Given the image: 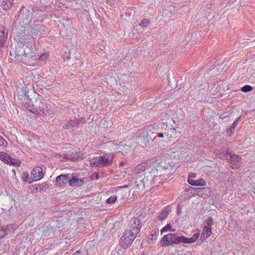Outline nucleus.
<instances>
[{
    "label": "nucleus",
    "instance_id": "4c0bfd02",
    "mask_svg": "<svg viewBox=\"0 0 255 255\" xmlns=\"http://www.w3.org/2000/svg\"><path fill=\"white\" fill-rule=\"evenodd\" d=\"M124 162H121V163H120V165H121V166H124Z\"/></svg>",
    "mask_w": 255,
    "mask_h": 255
},
{
    "label": "nucleus",
    "instance_id": "a878e982",
    "mask_svg": "<svg viewBox=\"0 0 255 255\" xmlns=\"http://www.w3.org/2000/svg\"><path fill=\"white\" fill-rule=\"evenodd\" d=\"M253 88L249 85H245L241 88V91L244 92H248L252 91Z\"/></svg>",
    "mask_w": 255,
    "mask_h": 255
},
{
    "label": "nucleus",
    "instance_id": "473e14b6",
    "mask_svg": "<svg viewBox=\"0 0 255 255\" xmlns=\"http://www.w3.org/2000/svg\"><path fill=\"white\" fill-rule=\"evenodd\" d=\"M196 177V174L195 173H190L188 177V179H193Z\"/></svg>",
    "mask_w": 255,
    "mask_h": 255
},
{
    "label": "nucleus",
    "instance_id": "ddd939ff",
    "mask_svg": "<svg viewBox=\"0 0 255 255\" xmlns=\"http://www.w3.org/2000/svg\"><path fill=\"white\" fill-rule=\"evenodd\" d=\"M83 120H77L76 118L71 119L67 124H65V128L69 129L77 126L80 123L82 122Z\"/></svg>",
    "mask_w": 255,
    "mask_h": 255
},
{
    "label": "nucleus",
    "instance_id": "c9c22d12",
    "mask_svg": "<svg viewBox=\"0 0 255 255\" xmlns=\"http://www.w3.org/2000/svg\"><path fill=\"white\" fill-rule=\"evenodd\" d=\"M157 136L159 137H160V138L163 137L164 134L162 133H158L157 134Z\"/></svg>",
    "mask_w": 255,
    "mask_h": 255
},
{
    "label": "nucleus",
    "instance_id": "9d476101",
    "mask_svg": "<svg viewBox=\"0 0 255 255\" xmlns=\"http://www.w3.org/2000/svg\"><path fill=\"white\" fill-rule=\"evenodd\" d=\"M7 37V31L3 26H0V47L5 44Z\"/></svg>",
    "mask_w": 255,
    "mask_h": 255
},
{
    "label": "nucleus",
    "instance_id": "b1692460",
    "mask_svg": "<svg viewBox=\"0 0 255 255\" xmlns=\"http://www.w3.org/2000/svg\"><path fill=\"white\" fill-rule=\"evenodd\" d=\"M90 165L92 167H100V162L99 157L94 158L90 160Z\"/></svg>",
    "mask_w": 255,
    "mask_h": 255
},
{
    "label": "nucleus",
    "instance_id": "72a5a7b5",
    "mask_svg": "<svg viewBox=\"0 0 255 255\" xmlns=\"http://www.w3.org/2000/svg\"><path fill=\"white\" fill-rule=\"evenodd\" d=\"M227 132L229 135H231L234 133V129H232L231 127H230L227 130Z\"/></svg>",
    "mask_w": 255,
    "mask_h": 255
},
{
    "label": "nucleus",
    "instance_id": "e433bc0d",
    "mask_svg": "<svg viewBox=\"0 0 255 255\" xmlns=\"http://www.w3.org/2000/svg\"><path fill=\"white\" fill-rule=\"evenodd\" d=\"M253 192L255 194V185H254V186H253Z\"/></svg>",
    "mask_w": 255,
    "mask_h": 255
},
{
    "label": "nucleus",
    "instance_id": "bb28decb",
    "mask_svg": "<svg viewBox=\"0 0 255 255\" xmlns=\"http://www.w3.org/2000/svg\"><path fill=\"white\" fill-rule=\"evenodd\" d=\"M117 196L116 195H113L109 198L107 200L106 202L108 204H112L115 202L117 200Z\"/></svg>",
    "mask_w": 255,
    "mask_h": 255
},
{
    "label": "nucleus",
    "instance_id": "7ed1b4c3",
    "mask_svg": "<svg viewBox=\"0 0 255 255\" xmlns=\"http://www.w3.org/2000/svg\"><path fill=\"white\" fill-rule=\"evenodd\" d=\"M136 235L131 232L130 230H126L121 237L120 244L123 249L130 247L134 240Z\"/></svg>",
    "mask_w": 255,
    "mask_h": 255
},
{
    "label": "nucleus",
    "instance_id": "2f4dec72",
    "mask_svg": "<svg viewBox=\"0 0 255 255\" xmlns=\"http://www.w3.org/2000/svg\"><path fill=\"white\" fill-rule=\"evenodd\" d=\"M6 235V231L4 228L0 229V238L3 237Z\"/></svg>",
    "mask_w": 255,
    "mask_h": 255
},
{
    "label": "nucleus",
    "instance_id": "dca6fc26",
    "mask_svg": "<svg viewBox=\"0 0 255 255\" xmlns=\"http://www.w3.org/2000/svg\"><path fill=\"white\" fill-rule=\"evenodd\" d=\"M81 155H80L78 153H67L66 154H64L63 158L65 159H70L73 161L78 160V158H82Z\"/></svg>",
    "mask_w": 255,
    "mask_h": 255
},
{
    "label": "nucleus",
    "instance_id": "423d86ee",
    "mask_svg": "<svg viewBox=\"0 0 255 255\" xmlns=\"http://www.w3.org/2000/svg\"><path fill=\"white\" fill-rule=\"evenodd\" d=\"M0 160L7 164L19 166L21 162L19 160L11 157L9 154L4 152H0Z\"/></svg>",
    "mask_w": 255,
    "mask_h": 255
},
{
    "label": "nucleus",
    "instance_id": "412c9836",
    "mask_svg": "<svg viewBox=\"0 0 255 255\" xmlns=\"http://www.w3.org/2000/svg\"><path fill=\"white\" fill-rule=\"evenodd\" d=\"M22 11L23 14H25V18L27 21H29L32 16V12L24 8H23Z\"/></svg>",
    "mask_w": 255,
    "mask_h": 255
},
{
    "label": "nucleus",
    "instance_id": "f257e3e1",
    "mask_svg": "<svg viewBox=\"0 0 255 255\" xmlns=\"http://www.w3.org/2000/svg\"><path fill=\"white\" fill-rule=\"evenodd\" d=\"M200 236L199 232L195 233L191 238L184 236H179L177 233H170L164 235L160 241V245L163 247H167L174 244H192L196 242Z\"/></svg>",
    "mask_w": 255,
    "mask_h": 255
},
{
    "label": "nucleus",
    "instance_id": "f3484780",
    "mask_svg": "<svg viewBox=\"0 0 255 255\" xmlns=\"http://www.w3.org/2000/svg\"><path fill=\"white\" fill-rule=\"evenodd\" d=\"M22 48L23 49V54L25 55L31 54L33 52L32 45L28 43L27 44H23Z\"/></svg>",
    "mask_w": 255,
    "mask_h": 255
},
{
    "label": "nucleus",
    "instance_id": "39448f33",
    "mask_svg": "<svg viewBox=\"0 0 255 255\" xmlns=\"http://www.w3.org/2000/svg\"><path fill=\"white\" fill-rule=\"evenodd\" d=\"M128 227L126 230L131 231V232L136 235L141 228V222L138 218H132L130 219Z\"/></svg>",
    "mask_w": 255,
    "mask_h": 255
},
{
    "label": "nucleus",
    "instance_id": "20e7f679",
    "mask_svg": "<svg viewBox=\"0 0 255 255\" xmlns=\"http://www.w3.org/2000/svg\"><path fill=\"white\" fill-rule=\"evenodd\" d=\"M226 158L229 160L230 166L232 169H238L242 165V158L239 155L227 152Z\"/></svg>",
    "mask_w": 255,
    "mask_h": 255
},
{
    "label": "nucleus",
    "instance_id": "f8f14e48",
    "mask_svg": "<svg viewBox=\"0 0 255 255\" xmlns=\"http://www.w3.org/2000/svg\"><path fill=\"white\" fill-rule=\"evenodd\" d=\"M153 133H148L144 135V143L145 145L151 146L156 138Z\"/></svg>",
    "mask_w": 255,
    "mask_h": 255
},
{
    "label": "nucleus",
    "instance_id": "a19ab883",
    "mask_svg": "<svg viewBox=\"0 0 255 255\" xmlns=\"http://www.w3.org/2000/svg\"><path fill=\"white\" fill-rule=\"evenodd\" d=\"M172 130H173V131H174L175 130V129L174 128H173Z\"/></svg>",
    "mask_w": 255,
    "mask_h": 255
},
{
    "label": "nucleus",
    "instance_id": "a211bd4d",
    "mask_svg": "<svg viewBox=\"0 0 255 255\" xmlns=\"http://www.w3.org/2000/svg\"><path fill=\"white\" fill-rule=\"evenodd\" d=\"M14 0H3L1 3V7L3 10H7L9 9L13 4Z\"/></svg>",
    "mask_w": 255,
    "mask_h": 255
},
{
    "label": "nucleus",
    "instance_id": "c756f323",
    "mask_svg": "<svg viewBox=\"0 0 255 255\" xmlns=\"http://www.w3.org/2000/svg\"><path fill=\"white\" fill-rule=\"evenodd\" d=\"M158 235V230L157 229H155L154 230L152 231L151 232L150 236H152V238L154 237L155 239L156 238L157 236Z\"/></svg>",
    "mask_w": 255,
    "mask_h": 255
},
{
    "label": "nucleus",
    "instance_id": "393cba45",
    "mask_svg": "<svg viewBox=\"0 0 255 255\" xmlns=\"http://www.w3.org/2000/svg\"><path fill=\"white\" fill-rule=\"evenodd\" d=\"M157 126L155 124H153L151 125H149L146 127V133H154V131L156 129Z\"/></svg>",
    "mask_w": 255,
    "mask_h": 255
},
{
    "label": "nucleus",
    "instance_id": "9b49d317",
    "mask_svg": "<svg viewBox=\"0 0 255 255\" xmlns=\"http://www.w3.org/2000/svg\"><path fill=\"white\" fill-rule=\"evenodd\" d=\"M159 160L157 159L155 160H150L147 162H146L147 164H150L152 163L153 168H155L156 167H161L163 168L165 167L166 160L163 159L162 160L159 161Z\"/></svg>",
    "mask_w": 255,
    "mask_h": 255
},
{
    "label": "nucleus",
    "instance_id": "37998d69",
    "mask_svg": "<svg viewBox=\"0 0 255 255\" xmlns=\"http://www.w3.org/2000/svg\"><path fill=\"white\" fill-rule=\"evenodd\" d=\"M253 180H254V181H255V178H253Z\"/></svg>",
    "mask_w": 255,
    "mask_h": 255
},
{
    "label": "nucleus",
    "instance_id": "7c9ffc66",
    "mask_svg": "<svg viewBox=\"0 0 255 255\" xmlns=\"http://www.w3.org/2000/svg\"><path fill=\"white\" fill-rule=\"evenodd\" d=\"M7 144L6 141L0 135V145L5 146Z\"/></svg>",
    "mask_w": 255,
    "mask_h": 255
},
{
    "label": "nucleus",
    "instance_id": "79ce46f5",
    "mask_svg": "<svg viewBox=\"0 0 255 255\" xmlns=\"http://www.w3.org/2000/svg\"><path fill=\"white\" fill-rule=\"evenodd\" d=\"M170 138H171V136H170V137H168V139L169 140H170Z\"/></svg>",
    "mask_w": 255,
    "mask_h": 255
},
{
    "label": "nucleus",
    "instance_id": "0eeeda50",
    "mask_svg": "<svg viewBox=\"0 0 255 255\" xmlns=\"http://www.w3.org/2000/svg\"><path fill=\"white\" fill-rule=\"evenodd\" d=\"M31 174L34 181H38L43 177V169L40 166H35L31 171Z\"/></svg>",
    "mask_w": 255,
    "mask_h": 255
},
{
    "label": "nucleus",
    "instance_id": "cd10ccee",
    "mask_svg": "<svg viewBox=\"0 0 255 255\" xmlns=\"http://www.w3.org/2000/svg\"><path fill=\"white\" fill-rule=\"evenodd\" d=\"M49 55L47 53H43L39 57V61L41 62H46L45 60L47 59Z\"/></svg>",
    "mask_w": 255,
    "mask_h": 255
},
{
    "label": "nucleus",
    "instance_id": "6e6552de",
    "mask_svg": "<svg viewBox=\"0 0 255 255\" xmlns=\"http://www.w3.org/2000/svg\"><path fill=\"white\" fill-rule=\"evenodd\" d=\"M100 162V167L107 166L112 163V157L109 154L98 157Z\"/></svg>",
    "mask_w": 255,
    "mask_h": 255
},
{
    "label": "nucleus",
    "instance_id": "f704fd0d",
    "mask_svg": "<svg viewBox=\"0 0 255 255\" xmlns=\"http://www.w3.org/2000/svg\"><path fill=\"white\" fill-rule=\"evenodd\" d=\"M238 121V120H237V121H235L233 123L232 125L231 126L232 129H234L235 127L237 126Z\"/></svg>",
    "mask_w": 255,
    "mask_h": 255
},
{
    "label": "nucleus",
    "instance_id": "58836bf2",
    "mask_svg": "<svg viewBox=\"0 0 255 255\" xmlns=\"http://www.w3.org/2000/svg\"><path fill=\"white\" fill-rule=\"evenodd\" d=\"M164 134L166 136H168V134L167 133L165 132Z\"/></svg>",
    "mask_w": 255,
    "mask_h": 255
},
{
    "label": "nucleus",
    "instance_id": "5701e85b",
    "mask_svg": "<svg viewBox=\"0 0 255 255\" xmlns=\"http://www.w3.org/2000/svg\"><path fill=\"white\" fill-rule=\"evenodd\" d=\"M169 214V212L167 209L163 210L158 215V218L161 221H163L167 218Z\"/></svg>",
    "mask_w": 255,
    "mask_h": 255
},
{
    "label": "nucleus",
    "instance_id": "f03ea898",
    "mask_svg": "<svg viewBox=\"0 0 255 255\" xmlns=\"http://www.w3.org/2000/svg\"><path fill=\"white\" fill-rule=\"evenodd\" d=\"M27 110L38 116L52 117L54 114V110L48 101L43 97L37 98L34 104L27 107Z\"/></svg>",
    "mask_w": 255,
    "mask_h": 255
},
{
    "label": "nucleus",
    "instance_id": "1a4fd4ad",
    "mask_svg": "<svg viewBox=\"0 0 255 255\" xmlns=\"http://www.w3.org/2000/svg\"><path fill=\"white\" fill-rule=\"evenodd\" d=\"M69 181L68 175H60L57 176L55 179V184L58 186H62L66 184Z\"/></svg>",
    "mask_w": 255,
    "mask_h": 255
},
{
    "label": "nucleus",
    "instance_id": "4be33fe9",
    "mask_svg": "<svg viewBox=\"0 0 255 255\" xmlns=\"http://www.w3.org/2000/svg\"><path fill=\"white\" fill-rule=\"evenodd\" d=\"M24 99H26L27 100L24 104V106L25 108H26V109L27 110V107L29 106H31L32 105L34 104V103H33V102L31 101V99H29L28 98V96L27 95L26 91L24 92Z\"/></svg>",
    "mask_w": 255,
    "mask_h": 255
},
{
    "label": "nucleus",
    "instance_id": "ea45409f",
    "mask_svg": "<svg viewBox=\"0 0 255 255\" xmlns=\"http://www.w3.org/2000/svg\"><path fill=\"white\" fill-rule=\"evenodd\" d=\"M144 24H145V23H146V24H148V23H149V22H148V21L145 22V21H144Z\"/></svg>",
    "mask_w": 255,
    "mask_h": 255
},
{
    "label": "nucleus",
    "instance_id": "c85d7f7f",
    "mask_svg": "<svg viewBox=\"0 0 255 255\" xmlns=\"http://www.w3.org/2000/svg\"><path fill=\"white\" fill-rule=\"evenodd\" d=\"M213 220L211 218H208L207 220V226L206 227L212 228Z\"/></svg>",
    "mask_w": 255,
    "mask_h": 255
},
{
    "label": "nucleus",
    "instance_id": "aec40b11",
    "mask_svg": "<svg viewBox=\"0 0 255 255\" xmlns=\"http://www.w3.org/2000/svg\"><path fill=\"white\" fill-rule=\"evenodd\" d=\"M175 229H173L170 224H167L165 227L162 228L160 230L161 234L168 232H175Z\"/></svg>",
    "mask_w": 255,
    "mask_h": 255
},
{
    "label": "nucleus",
    "instance_id": "6ab92c4d",
    "mask_svg": "<svg viewBox=\"0 0 255 255\" xmlns=\"http://www.w3.org/2000/svg\"><path fill=\"white\" fill-rule=\"evenodd\" d=\"M69 185L71 186H81L84 183V181L81 179L73 178L72 180L69 179Z\"/></svg>",
    "mask_w": 255,
    "mask_h": 255
},
{
    "label": "nucleus",
    "instance_id": "c03bdc74",
    "mask_svg": "<svg viewBox=\"0 0 255 255\" xmlns=\"http://www.w3.org/2000/svg\"><path fill=\"white\" fill-rule=\"evenodd\" d=\"M142 21L141 22V23H140V25H141V24H142Z\"/></svg>",
    "mask_w": 255,
    "mask_h": 255
},
{
    "label": "nucleus",
    "instance_id": "4468645a",
    "mask_svg": "<svg viewBox=\"0 0 255 255\" xmlns=\"http://www.w3.org/2000/svg\"><path fill=\"white\" fill-rule=\"evenodd\" d=\"M187 181L188 183L192 186H204L206 185V181L203 178H200L197 180H194V179H188Z\"/></svg>",
    "mask_w": 255,
    "mask_h": 255
},
{
    "label": "nucleus",
    "instance_id": "2eb2a0df",
    "mask_svg": "<svg viewBox=\"0 0 255 255\" xmlns=\"http://www.w3.org/2000/svg\"><path fill=\"white\" fill-rule=\"evenodd\" d=\"M212 234V228L205 226L201 235V238L203 240H206Z\"/></svg>",
    "mask_w": 255,
    "mask_h": 255
}]
</instances>
